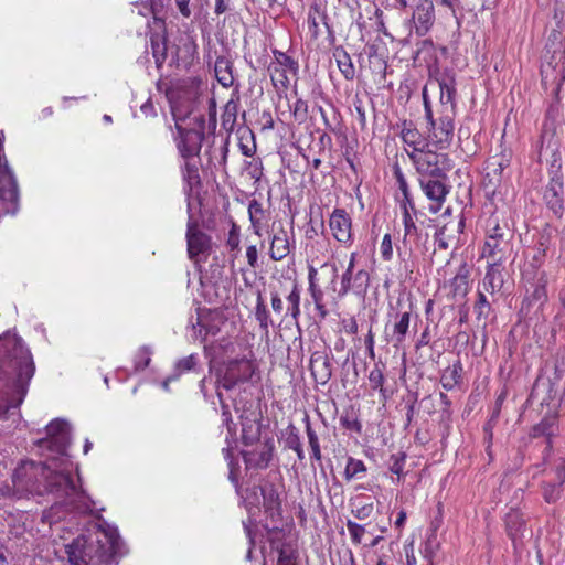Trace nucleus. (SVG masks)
I'll return each instance as SVG.
<instances>
[{
	"label": "nucleus",
	"instance_id": "nucleus-1",
	"mask_svg": "<svg viewBox=\"0 0 565 565\" xmlns=\"http://www.w3.org/2000/svg\"><path fill=\"white\" fill-rule=\"evenodd\" d=\"M70 444V424L62 419L52 420L46 426V438L39 440V447L49 449L55 456L49 458L45 463L22 461L12 475L14 495L29 498L52 494L68 510L82 514L92 512L94 501L74 479L77 466L67 456ZM76 475L79 479L78 473Z\"/></svg>",
	"mask_w": 565,
	"mask_h": 565
},
{
	"label": "nucleus",
	"instance_id": "nucleus-2",
	"mask_svg": "<svg viewBox=\"0 0 565 565\" xmlns=\"http://www.w3.org/2000/svg\"><path fill=\"white\" fill-rule=\"evenodd\" d=\"M239 345L231 340H222L206 350L211 356V369H215V380L204 377L200 383L201 392L206 399L216 394L221 407L223 425L226 426L228 437L235 435V425L232 420L230 406L225 402L224 392H231L236 386L248 382L256 372V365L246 354H237Z\"/></svg>",
	"mask_w": 565,
	"mask_h": 565
},
{
	"label": "nucleus",
	"instance_id": "nucleus-3",
	"mask_svg": "<svg viewBox=\"0 0 565 565\" xmlns=\"http://www.w3.org/2000/svg\"><path fill=\"white\" fill-rule=\"evenodd\" d=\"M104 535L108 539L107 544H103L99 539L92 540L81 535L65 545L68 563L71 565H113L118 534L113 530Z\"/></svg>",
	"mask_w": 565,
	"mask_h": 565
},
{
	"label": "nucleus",
	"instance_id": "nucleus-4",
	"mask_svg": "<svg viewBox=\"0 0 565 565\" xmlns=\"http://www.w3.org/2000/svg\"><path fill=\"white\" fill-rule=\"evenodd\" d=\"M171 113L175 121L178 150L183 159H194L199 156L205 129L203 115H194L183 110L178 102H171Z\"/></svg>",
	"mask_w": 565,
	"mask_h": 565
},
{
	"label": "nucleus",
	"instance_id": "nucleus-5",
	"mask_svg": "<svg viewBox=\"0 0 565 565\" xmlns=\"http://www.w3.org/2000/svg\"><path fill=\"white\" fill-rule=\"evenodd\" d=\"M3 345L8 361L4 364L0 363V380L14 374V387L24 396L28 384L35 372L32 354L22 340L15 335L7 337Z\"/></svg>",
	"mask_w": 565,
	"mask_h": 565
},
{
	"label": "nucleus",
	"instance_id": "nucleus-6",
	"mask_svg": "<svg viewBox=\"0 0 565 565\" xmlns=\"http://www.w3.org/2000/svg\"><path fill=\"white\" fill-rule=\"evenodd\" d=\"M512 234L508 226L501 225L497 216L487 220L486 241L481 256L487 263L504 264L512 253Z\"/></svg>",
	"mask_w": 565,
	"mask_h": 565
},
{
	"label": "nucleus",
	"instance_id": "nucleus-7",
	"mask_svg": "<svg viewBox=\"0 0 565 565\" xmlns=\"http://www.w3.org/2000/svg\"><path fill=\"white\" fill-rule=\"evenodd\" d=\"M430 148L422 152H409L408 158L412 161L418 179L446 178L451 169V161L447 153L438 152Z\"/></svg>",
	"mask_w": 565,
	"mask_h": 565
},
{
	"label": "nucleus",
	"instance_id": "nucleus-8",
	"mask_svg": "<svg viewBox=\"0 0 565 565\" xmlns=\"http://www.w3.org/2000/svg\"><path fill=\"white\" fill-rule=\"evenodd\" d=\"M425 113L429 125L427 131L429 147L439 151L448 149L454 138V114H449L448 107H446V114L434 119L433 111L427 105Z\"/></svg>",
	"mask_w": 565,
	"mask_h": 565
},
{
	"label": "nucleus",
	"instance_id": "nucleus-9",
	"mask_svg": "<svg viewBox=\"0 0 565 565\" xmlns=\"http://www.w3.org/2000/svg\"><path fill=\"white\" fill-rule=\"evenodd\" d=\"M356 257V253H351L348 267L341 276V286L340 289L338 290V295L340 297L345 296L351 290H353L356 294L364 292L369 286L370 276L366 270L359 269L354 273ZM330 266L332 270V289L333 291H337L335 280L338 277V268L334 264Z\"/></svg>",
	"mask_w": 565,
	"mask_h": 565
},
{
	"label": "nucleus",
	"instance_id": "nucleus-10",
	"mask_svg": "<svg viewBox=\"0 0 565 565\" xmlns=\"http://www.w3.org/2000/svg\"><path fill=\"white\" fill-rule=\"evenodd\" d=\"M274 61L268 65V73L276 88H287L289 85L288 73L296 74L298 62L279 50H273Z\"/></svg>",
	"mask_w": 565,
	"mask_h": 565
},
{
	"label": "nucleus",
	"instance_id": "nucleus-11",
	"mask_svg": "<svg viewBox=\"0 0 565 565\" xmlns=\"http://www.w3.org/2000/svg\"><path fill=\"white\" fill-rule=\"evenodd\" d=\"M403 211V225H404V235L402 238V243L397 245V253L399 257L411 256L413 250L418 246L420 241V231L415 222L416 211L412 210L404 204Z\"/></svg>",
	"mask_w": 565,
	"mask_h": 565
},
{
	"label": "nucleus",
	"instance_id": "nucleus-12",
	"mask_svg": "<svg viewBox=\"0 0 565 565\" xmlns=\"http://www.w3.org/2000/svg\"><path fill=\"white\" fill-rule=\"evenodd\" d=\"M446 178L418 179L419 186L426 198L430 201L429 211L438 213L446 201L449 188L446 184Z\"/></svg>",
	"mask_w": 565,
	"mask_h": 565
},
{
	"label": "nucleus",
	"instance_id": "nucleus-13",
	"mask_svg": "<svg viewBox=\"0 0 565 565\" xmlns=\"http://www.w3.org/2000/svg\"><path fill=\"white\" fill-rule=\"evenodd\" d=\"M385 326V334L395 348L402 345L406 339L411 323V310L396 311Z\"/></svg>",
	"mask_w": 565,
	"mask_h": 565
},
{
	"label": "nucleus",
	"instance_id": "nucleus-14",
	"mask_svg": "<svg viewBox=\"0 0 565 565\" xmlns=\"http://www.w3.org/2000/svg\"><path fill=\"white\" fill-rule=\"evenodd\" d=\"M525 279L527 281L526 287V297L523 301L522 310L524 307L529 309L530 307L537 306L541 308L545 301L547 300V276L544 271H537L534 276L533 281H530L527 278V274H525Z\"/></svg>",
	"mask_w": 565,
	"mask_h": 565
},
{
	"label": "nucleus",
	"instance_id": "nucleus-15",
	"mask_svg": "<svg viewBox=\"0 0 565 565\" xmlns=\"http://www.w3.org/2000/svg\"><path fill=\"white\" fill-rule=\"evenodd\" d=\"M332 236L343 245L352 244V220L343 209H335L329 218Z\"/></svg>",
	"mask_w": 565,
	"mask_h": 565
},
{
	"label": "nucleus",
	"instance_id": "nucleus-16",
	"mask_svg": "<svg viewBox=\"0 0 565 565\" xmlns=\"http://www.w3.org/2000/svg\"><path fill=\"white\" fill-rule=\"evenodd\" d=\"M186 242L189 257L195 262L200 260V255L210 249V237L192 221L188 223Z\"/></svg>",
	"mask_w": 565,
	"mask_h": 565
},
{
	"label": "nucleus",
	"instance_id": "nucleus-17",
	"mask_svg": "<svg viewBox=\"0 0 565 565\" xmlns=\"http://www.w3.org/2000/svg\"><path fill=\"white\" fill-rule=\"evenodd\" d=\"M412 20L418 35H425L435 22V7L431 0H419L413 11Z\"/></svg>",
	"mask_w": 565,
	"mask_h": 565
},
{
	"label": "nucleus",
	"instance_id": "nucleus-18",
	"mask_svg": "<svg viewBox=\"0 0 565 565\" xmlns=\"http://www.w3.org/2000/svg\"><path fill=\"white\" fill-rule=\"evenodd\" d=\"M401 138L405 145V151L407 154L409 152H422L430 148L428 137L423 136V134L411 121L403 122Z\"/></svg>",
	"mask_w": 565,
	"mask_h": 565
},
{
	"label": "nucleus",
	"instance_id": "nucleus-19",
	"mask_svg": "<svg viewBox=\"0 0 565 565\" xmlns=\"http://www.w3.org/2000/svg\"><path fill=\"white\" fill-rule=\"evenodd\" d=\"M196 324H193V330L202 340H206L207 335H215L220 331V324L224 323L222 317L217 312H209L206 315L198 316Z\"/></svg>",
	"mask_w": 565,
	"mask_h": 565
},
{
	"label": "nucleus",
	"instance_id": "nucleus-20",
	"mask_svg": "<svg viewBox=\"0 0 565 565\" xmlns=\"http://www.w3.org/2000/svg\"><path fill=\"white\" fill-rule=\"evenodd\" d=\"M503 264L488 263L486 275L482 280L484 291L493 295L499 292L504 285Z\"/></svg>",
	"mask_w": 565,
	"mask_h": 565
},
{
	"label": "nucleus",
	"instance_id": "nucleus-21",
	"mask_svg": "<svg viewBox=\"0 0 565 565\" xmlns=\"http://www.w3.org/2000/svg\"><path fill=\"white\" fill-rule=\"evenodd\" d=\"M565 482V467H558L555 471V478L545 481L542 487V494L547 503L556 502L562 493V484Z\"/></svg>",
	"mask_w": 565,
	"mask_h": 565
},
{
	"label": "nucleus",
	"instance_id": "nucleus-22",
	"mask_svg": "<svg viewBox=\"0 0 565 565\" xmlns=\"http://www.w3.org/2000/svg\"><path fill=\"white\" fill-rule=\"evenodd\" d=\"M290 253V243L288 238V234L284 228L276 231L273 235L270 247H269V257L273 260H281Z\"/></svg>",
	"mask_w": 565,
	"mask_h": 565
},
{
	"label": "nucleus",
	"instance_id": "nucleus-23",
	"mask_svg": "<svg viewBox=\"0 0 565 565\" xmlns=\"http://www.w3.org/2000/svg\"><path fill=\"white\" fill-rule=\"evenodd\" d=\"M563 182L559 178H552L544 191L546 204L556 213L562 209Z\"/></svg>",
	"mask_w": 565,
	"mask_h": 565
},
{
	"label": "nucleus",
	"instance_id": "nucleus-24",
	"mask_svg": "<svg viewBox=\"0 0 565 565\" xmlns=\"http://www.w3.org/2000/svg\"><path fill=\"white\" fill-rule=\"evenodd\" d=\"M470 269L467 264H461L455 277L450 281V289L454 297H465L470 289Z\"/></svg>",
	"mask_w": 565,
	"mask_h": 565
},
{
	"label": "nucleus",
	"instance_id": "nucleus-25",
	"mask_svg": "<svg viewBox=\"0 0 565 565\" xmlns=\"http://www.w3.org/2000/svg\"><path fill=\"white\" fill-rule=\"evenodd\" d=\"M508 535L512 541L522 537L525 531V520L519 510H511L505 516Z\"/></svg>",
	"mask_w": 565,
	"mask_h": 565
},
{
	"label": "nucleus",
	"instance_id": "nucleus-26",
	"mask_svg": "<svg viewBox=\"0 0 565 565\" xmlns=\"http://www.w3.org/2000/svg\"><path fill=\"white\" fill-rule=\"evenodd\" d=\"M273 447L264 445L257 451H247L244 459L247 466L255 468H266L271 459Z\"/></svg>",
	"mask_w": 565,
	"mask_h": 565
},
{
	"label": "nucleus",
	"instance_id": "nucleus-27",
	"mask_svg": "<svg viewBox=\"0 0 565 565\" xmlns=\"http://www.w3.org/2000/svg\"><path fill=\"white\" fill-rule=\"evenodd\" d=\"M333 56L343 77L352 81L355 77V68L348 52L343 47H335Z\"/></svg>",
	"mask_w": 565,
	"mask_h": 565
},
{
	"label": "nucleus",
	"instance_id": "nucleus-28",
	"mask_svg": "<svg viewBox=\"0 0 565 565\" xmlns=\"http://www.w3.org/2000/svg\"><path fill=\"white\" fill-rule=\"evenodd\" d=\"M312 375L320 380L321 383H326L331 377V363L327 356L313 355L310 361Z\"/></svg>",
	"mask_w": 565,
	"mask_h": 565
},
{
	"label": "nucleus",
	"instance_id": "nucleus-29",
	"mask_svg": "<svg viewBox=\"0 0 565 565\" xmlns=\"http://www.w3.org/2000/svg\"><path fill=\"white\" fill-rule=\"evenodd\" d=\"M215 76L223 87H231L234 82L232 62L226 57H217L215 62Z\"/></svg>",
	"mask_w": 565,
	"mask_h": 565
},
{
	"label": "nucleus",
	"instance_id": "nucleus-30",
	"mask_svg": "<svg viewBox=\"0 0 565 565\" xmlns=\"http://www.w3.org/2000/svg\"><path fill=\"white\" fill-rule=\"evenodd\" d=\"M462 365L460 362H456L452 365L448 366L441 377L440 383L443 387L447 391L452 390L461 380Z\"/></svg>",
	"mask_w": 565,
	"mask_h": 565
},
{
	"label": "nucleus",
	"instance_id": "nucleus-31",
	"mask_svg": "<svg viewBox=\"0 0 565 565\" xmlns=\"http://www.w3.org/2000/svg\"><path fill=\"white\" fill-rule=\"evenodd\" d=\"M182 175L183 180L186 182L190 189L200 183L199 169L195 158L184 159Z\"/></svg>",
	"mask_w": 565,
	"mask_h": 565
},
{
	"label": "nucleus",
	"instance_id": "nucleus-32",
	"mask_svg": "<svg viewBox=\"0 0 565 565\" xmlns=\"http://www.w3.org/2000/svg\"><path fill=\"white\" fill-rule=\"evenodd\" d=\"M439 88H440V102L444 105L449 104L450 110L449 114H454V97L456 94L455 88V81L452 78L443 79L439 82Z\"/></svg>",
	"mask_w": 565,
	"mask_h": 565
},
{
	"label": "nucleus",
	"instance_id": "nucleus-33",
	"mask_svg": "<svg viewBox=\"0 0 565 565\" xmlns=\"http://www.w3.org/2000/svg\"><path fill=\"white\" fill-rule=\"evenodd\" d=\"M365 471L366 467L362 460L350 457L344 469V477L347 480L361 478Z\"/></svg>",
	"mask_w": 565,
	"mask_h": 565
},
{
	"label": "nucleus",
	"instance_id": "nucleus-34",
	"mask_svg": "<svg viewBox=\"0 0 565 565\" xmlns=\"http://www.w3.org/2000/svg\"><path fill=\"white\" fill-rule=\"evenodd\" d=\"M306 434H307V437H308L309 447L311 449V458L317 460V461H320L322 456H321L319 438H318L317 433L311 427L310 422H309L308 418H307V422H306Z\"/></svg>",
	"mask_w": 565,
	"mask_h": 565
},
{
	"label": "nucleus",
	"instance_id": "nucleus-35",
	"mask_svg": "<svg viewBox=\"0 0 565 565\" xmlns=\"http://www.w3.org/2000/svg\"><path fill=\"white\" fill-rule=\"evenodd\" d=\"M244 170L250 179L258 182L263 177V162L259 158L245 161Z\"/></svg>",
	"mask_w": 565,
	"mask_h": 565
},
{
	"label": "nucleus",
	"instance_id": "nucleus-36",
	"mask_svg": "<svg viewBox=\"0 0 565 565\" xmlns=\"http://www.w3.org/2000/svg\"><path fill=\"white\" fill-rule=\"evenodd\" d=\"M309 292L313 300V303H315L318 315L321 318H326L328 316V310L323 303V291L321 290V288L319 286H315V287L309 288Z\"/></svg>",
	"mask_w": 565,
	"mask_h": 565
},
{
	"label": "nucleus",
	"instance_id": "nucleus-37",
	"mask_svg": "<svg viewBox=\"0 0 565 565\" xmlns=\"http://www.w3.org/2000/svg\"><path fill=\"white\" fill-rule=\"evenodd\" d=\"M369 381L373 390H379L384 398H386V391L383 387L384 374L377 366L374 367L369 374Z\"/></svg>",
	"mask_w": 565,
	"mask_h": 565
},
{
	"label": "nucleus",
	"instance_id": "nucleus-38",
	"mask_svg": "<svg viewBox=\"0 0 565 565\" xmlns=\"http://www.w3.org/2000/svg\"><path fill=\"white\" fill-rule=\"evenodd\" d=\"M347 527H348L352 543H354L356 545L361 544L363 535L365 533L364 526L359 523H355L351 520H348Z\"/></svg>",
	"mask_w": 565,
	"mask_h": 565
},
{
	"label": "nucleus",
	"instance_id": "nucleus-39",
	"mask_svg": "<svg viewBox=\"0 0 565 565\" xmlns=\"http://www.w3.org/2000/svg\"><path fill=\"white\" fill-rule=\"evenodd\" d=\"M199 358L196 354H190L181 360H179L175 364V371L178 374H182L188 371L194 370L198 364Z\"/></svg>",
	"mask_w": 565,
	"mask_h": 565
},
{
	"label": "nucleus",
	"instance_id": "nucleus-40",
	"mask_svg": "<svg viewBox=\"0 0 565 565\" xmlns=\"http://www.w3.org/2000/svg\"><path fill=\"white\" fill-rule=\"evenodd\" d=\"M255 317L259 322L260 328L267 331L270 322L269 312L260 301L257 302Z\"/></svg>",
	"mask_w": 565,
	"mask_h": 565
},
{
	"label": "nucleus",
	"instance_id": "nucleus-41",
	"mask_svg": "<svg viewBox=\"0 0 565 565\" xmlns=\"http://www.w3.org/2000/svg\"><path fill=\"white\" fill-rule=\"evenodd\" d=\"M381 257L385 262H390L393 258V243L391 234H385L380 245Z\"/></svg>",
	"mask_w": 565,
	"mask_h": 565
},
{
	"label": "nucleus",
	"instance_id": "nucleus-42",
	"mask_svg": "<svg viewBox=\"0 0 565 565\" xmlns=\"http://www.w3.org/2000/svg\"><path fill=\"white\" fill-rule=\"evenodd\" d=\"M475 310L478 318L487 317L490 311V303L487 300L484 292L479 290L478 291V300L475 306Z\"/></svg>",
	"mask_w": 565,
	"mask_h": 565
},
{
	"label": "nucleus",
	"instance_id": "nucleus-43",
	"mask_svg": "<svg viewBox=\"0 0 565 565\" xmlns=\"http://www.w3.org/2000/svg\"><path fill=\"white\" fill-rule=\"evenodd\" d=\"M150 354L151 353L147 348H141L137 352V354L135 356V369L137 371L143 370L149 365V363L151 361Z\"/></svg>",
	"mask_w": 565,
	"mask_h": 565
},
{
	"label": "nucleus",
	"instance_id": "nucleus-44",
	"mask_svg": "<svg viewBox=\"0 0 565 565\" xmlns=\"http://www.w3.org/2000/svg\"><path fill=\"white\" fill-rule=\"evenodd\" d=\"M355 508L352 510L353 515L359 520L367 519L373 512V503H361L356 502Z\"/></svg>",
	"mask_w": 565,
	"mask_h": 565
},
{
	"label": "nucleus",
	"instance_id": "nucleus-45",
	"mask_svg": "<svg viewBox=\"0 0 565 565\" xmlns=\"http://www.w3.org/2000/svg\"><path fill=\"white\" fill-rule=\"evenodd\" d=\"M405 455L399 452V454H394L391 456L390 458V470L397 475V476H401L403 473V469H404V462H405Z\"/></svg>",
	"mask_w": 565,
	"mask_h": 565
},
{
	"label": "nucleus",
	"instance_id": "nucleus-46",
	"mask_svg": "<svg viewBox=\"0 0 565 565\" xmlns=\"http://www.w3.org/2000/svg\"><path fill=\"white\" fill-rule=\"evenodd\" d=\"M290 109L292 110L295 119L303 120L307 117L308 113V105L307 102H305L301 98H298L292 106H290Z\"/></svg>",
	"mask_w": 565,
	"mask_h": 565
},
{
	"label": "nucleus",
	"instance_id": "nucleus-47",
	"mask_svg": "<svg viewBox=\"0 0 565 565\" xmlns=\"http://www.w3.org/2000/svg\"><path fill=\"white\" fill-rule=\"evenodd\" d=\"M396 179H397L398 188L402 191V193L406 200L405 204L407 205L408 209L414 210V204L411 202V200L408 198V195H409L408 184H407L406 179L404 178L403 173L399 170L396 172Z\"/></svg>",
	"mask_w": 565,
	"mask_h": 565
},
{
	"label": "nucleus",
	"instance_id": "nucleus-48",
	"mask_svg": "<svg viewBox=\"0 0 565 565\" xmlns=\"http://www.w3.org/2000/svg\"><path fill=\"white\" fill-rule=\"evenodd\" d=\"M286 445L288 448H290L292 450L302 446L301 441H300V437L298 435V431H297L296 427H294V426L289 427V435L286 439Z\"/></svg>",
	"mask_w": 565,
	"mask_h": 565
},
{
	"label": "nucleus",
	"instance_id": "nucleus-49",
	"mask_svg": "<svg viewBox=\"0 0 565 565\" xmlns=\"http://www.w3.org/2000/svg\"><path fill=\"white\" fill-rule=\"evenodd\" d=\"M227 246L234 250L239 246V228L235 224L232 225L228 237H227Z\"/></svg>",
	"mask_w": 565,
	"mask_h": 565
},
{
	"label": "nucleus",
	"instance_id": "nucleus-50",
	"mask_svg": "<svg viewBox=\"0 0 565 565\" xmlns=\"http://www.w3.org/2000/svg\"><path fill=\"white\" fill-rule=\"evenodd\" d=\"M61 508L60 503L56 502L54 505H52L49 510H45L43 513V521L52 525L53 523H56L60 520V516L57 515V510Z\"/></svg>",
	"mask_w": 565,
	"mask_h": 565
},
{
	"label": "nucleus",
	"instance_id": "nucleus-51",
	"mask_svg": "<svg viewBox=\"0 0 565 565\" xmlns=\"http://www.w3.org/2000/svg\"><path fill=\"white\" fill-rule=\"evenodd\" d=\"M262 213H263L262 204L256 200L250 201L248 204V214H249V220L254 226L258 223V220L256 218V214H262Z\"/></svg>",
	"mask_w": 565,
	"mask_h": 565
},
{
	"label": "nucleus",
	"instance_id": "nucleus-52",
	"mask_svg": "<svg viewBox=\"0 0 565 565\" xmlns=\"http://www.w3.org/2000/svg\"><path fill=\"white\" fill-rule=\"evenodd\" d=\"M246 258L247 263L252 268H256L258 266V252L255 245H249L246 248Z\"/></svg>",
	"mask_w": 565,
	"mask_h": 565
},
{
	"label": "nucleus",
	"instance_id": "nucleus-53",
	"mask_svg": "<svg viewBox=\"0 0 565 565\" xmlns=\"http://www.w3.org/2000/svg\"><path fill=\"white\" fill-rule=\"evenodd\" d=\"M174 6L183 18H190L192 14L190 0H172Z\"/></svg>",
	"mask_w": 565,
	"mask_h": 565
},
{
	"label": "nucleus",
	"instance_id": "nucleus-54",
	"mask_svg": "<svg viewBox=\"0 0 565 565\" xmlns=\"http://www.w3.org/2000/svg\"><path fill=\"white\" fill-rule=\"evenodd\" d=\"M262 493L264 495V504L267 509H274L278 504V495L274 492V490L267 492V489H262Z\"/></svg>",
	"mask_w": 565,
	"mask_h": 565
},
{
	"label": "nucleus",
	"instance_id": "nucleus-55",
	"mask_svg": "<svg viewBox=\"0 0 565 565\" xmlns=\"http://www.w3.org/2000/svg\"><path fill=\"white\" fill-rule=\"evenodd\" d=\"M223 454L226 460H228V467H230V475L228 478L232 482H237V475H236V468L234 467L233 460L230 458V447L223 448Z\"/></svg>",
	"mask_w": 565,
	"mask_h": 565
},
{
	"label": "nucleus",
	"instance_id": "nucleus-56",
	"mask_svg": "<svg viewBox=\"0 0 565 565\" xmlns=\"http://www.w3.org/2000/svg\"><path fill=\"white\" fill-rule=\"evenodd\" d=\"M446 228L438 230L435 234V244L439 249H447L449 247L448 241L445 237Z\"/></svg>",
	"mask_w": 565,
	"mask_h": 565
},
{
	"label": "nucleus",
	"instance_id": "nucleus-57",
	"mask_svg": "<svg viewBox=\"0 0 565 565\" xmlns=\"http://www.w3.org/2000/svg\"><path fill=\"white\" fill-rule=\"evenodd\" d=\"M552 428V424H550L548 422H541L539 425H536L534 428H533V436L534 437H539L541 435H551V430Z\"/></svg>",
	"mask_w": 565,
	"mask_h": 565
},
{
	"label": "nucleus",
	"instance_id": "nucleus-58",
	"mask_svg": "<svg viewBox=\"0 0 565 565\" xmlns=\"http://www.w3.org/2000/svg\"><path fill=\"white\" fill-rule=\"evenodd\" d=\"M289 306H300V290L296 284L292 285V289L287 296Z\"/></svg>",
	"mask_w": 565,
	"mask_h": 565
},
{
	"label": "nucleus",
	"instance_id": "nucleus-59",
	"mask_svg": "<svg viewBox=\"0 0 565 565\" xmlns=\"http://www.w3.org/2000/svg\"><path fill=\"white\" fill-rule=\"evenodd\" d=\"M141 113L147 117H154L157 115L156 108L151 99H148L140 107Z\"/></svg>",
	"mask_w": 565,
	"mask_h": 565
},
{
	"label": "nucleus",
	"instance_id": "nucleus-60",
	"mask_svg": "<svg viewBox=\"0 0 565 565\" xmlns=\"http://www.w3.org/2000/svg\"><path fill=\"white\" fill-rule=\"evenodd\" d=\"M230 0H215L214 13L221 15L230 8Z\"/></svg>",
	"mask_w": 565,
	"mask_h": 565
},
{
	"label": "nucleus",
	"instance_id": "nucleus-61",
	"mask_svg": "<svg viewBox=\"0 0 565 565\" xmlns=\"http://www.w3.org/2000/svg\"><path fill=\"white\" fill-rule=\"evenodd\" d=\"M271 308L276 313L282 312V300L277 292H271Z\"/></svg>",
	"mask_w": 565,
	"mask_h": 565
},
{
	"label": "nucleus",
	"instance_id": "nucleus-62",
	"mask_svg": "<svg viewBox=\"0 0 565 565\" xmlns=\"http://www.w3.org/2000/svg\"><path fill=\"white\" fill-rule=\"evenodd\" d=\"M438 3L448 8L452 14H455L456 10L460 7V0H438Z\"/></svg>",
	"mask_w": 565,
	"mask_h": 565
},
{
	"label": "nucleus",
	"instance_id": "nucleus-63",
	"mask_svg": "<svg viewBox=\"0 0 565 565\" xmlns=\"http://www.w3.org/2000/svg\"><path fill=\"white\" fill-rule=\"evenodd\" d=\"M277 565H296L295 561L291 558V556L287 555L286 553L281 552L279 554Z\"/></svg>",
	"mask_w": 565,
	"mask_h": 565
},
{
	"label": "nucleus",
	"instance_id": "nucleus-64",
	"mask_svg": "<svg viewBox=\"0 0 565 565\" xmlns=\"http://www.w3.org/2000/svg\"><path fill=\"white\" fill-rule=\"evenodd\" d=\"M317 269L315 267H309V273H308V281H309V288L311 287H315V286H318L317 284Z\"/></svg>",
	"mask_w": 565,
	"mask_h": 565
}]
</instances>
